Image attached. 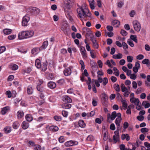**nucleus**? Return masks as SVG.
Returning <instances> with one entry per match:
<instances>
[{"mask_svg":"<svg viewBox=\"0 0 150 150\" xmlns=\"http://www.w3.org/2000/svg\"><path fill=\"white\" fill-rule=\"evenodd\" d=\"M79 7V8L77 9V12L78 13L77 17L80 18H82L83 16H84L85 18H86L87 17H91V13L90 12L88 9L85 8V10H86V12L84 11L82 6H79L77 4Z\"/></svg>","mask_w":150,"mask_h":150,"instance_id":"obj_1","label":"nucleus"},{"mask_svg":"<svg viewBox=\"0 0 150 150\" xmlns=\"http://www.w3.org/2000/svg\"><path fill=\"white\" fill-rule=\"evenodd\" d=\"M34 34L33 31H22L19 33L18 38L19 39H23L30 38L32 37Z\"/></svg>","mask_w":150,"mask_h":150,"instance_id":"obj_2","label":"nucleus"},{"mask_svg":"<svg viewBox=\"0 0 150 150\" xmlns=\"http://www.w3.org/2000/svg\"><path fill=\"white\" fill-rule=\"evenodd\" d=\"M115 123L117 125V130H116L114 132V133L115 135L113 136V139L115 142V143H116L117 142L119 141L120 138L119 130L121 129V128H120V123Z\"/></svg>","mask_w":150,"mask_h":150,"instance_id":"obj_3","label":"nucleus"},{"mask_svg":"<svg viewBox=\"0 0 150 150\" xmlns=\"http://www.w3.org/2000/svg\"><path fill=\"white\" fill-rule=\"evenodd\" d=\"M101 102L103 105L106 106L107 105L108 99L107 95L104 93L101 95Z\"/></svg>","mask_w":150,"mask_h":150,"instance_id":"obj_4","label":"nucleus"},{"mask_svg":"<svg viewBox=\"0 0 150 150\" xmlns=\"http://www.w3.org/2000/svg\"><path fill=\"white\" fill-rule=\"evenodd\" d=\"M133 25L134 29L137 32H139L140 30L141 26L137 20L133 21Z\"/></svg>","mask_w":150,"mask_h":150,"instance_id":"obj_5","label":"nucleus"},{"mask_svg":"<svg viewBox=\"0 0 150 150\" xmlns=\"http://www.w3.org/2000/svg\"><path fill=\"white\" fill-rule=\"evenodd\" d=\"M30 18L29 16L28 15H26L23 18L22 21V24L23 26H27L28 22L29 21Z\"/></svg>","mask_w":150,"mask_h":150,"instance_id":"obj_6","label":"nucleus"},{"mask_svg":"<svg viewBox=\"0 0 150 150\" xmlns=\"http://www.w3.org/2000/svg\"><path fill=\"white\" fill-rule=\"evenodd\" d=\"M29 9L30 13L32 15H36L39 14L40 12V9L35 7H31Z\"/></svg>","mask_w":150,"mask_h":150,"instance_id":"obj_7","label":"nucleus"},{"mask_svg":"<svg viewBox=\"0 0 150 150\" xmlns=\"http://www.w3.org/2000/svg\"><path fill=\"white\" fill-rule=\"evenodd\" d=\"M117 116V115L116 111H114L112 112L111 115L110 113H108L107 115V120L110 123L111 122L109 120L110 119L112 120H114Z\"/></svg>","mask_w":150,"mask_h":150,"instance_id":"obj_8","label":"nucleus"},{"mask_svg":"<svg viewBox=\"0 0 150 150\" xmlns=\"http://www.w3.org/2000/svg\"><path fill=\"white\" fill-rule=\"evenodd\" d=\"M72 68V66H70L67 68H66L64 71V75L66 76H69L71 73V69Z\"/></svg>","mask_w":150,"mask_h":150,"instance_id":"obj_9","label":"nucleus"},{"mask_svg":"<svg viewBox=\"0 0 150 150\" xmlns=\"http://www.w3.org/2000/svg\"><path fill=\"white\" fill-rule=\"evenodd\" d=\"M78 144V142L76 141L71 140L66 142L64 144V145L66 146H69L74 145H76Z\"/></svg>","mask_w":150,"mask_h":150,"instance_id":"obj_10","label":"nucleus"},{"mask_svg":"<svg viewBox=\"0 0 150 150\" xmlns=\"http://www.w3.org/2000/svg\"><path fill=\"white\" fill-rule=\"evenodd\" d=\"M140 65L138 61L135 63V66L133 68V71L135 73L138 71V70L140 67Z\"/></svg>","mask_w":150,"mask_h":150,"instance_id":"obj_11","label":"nucleus"},{"mask_svg":"<svg viewBox=\"0 0 150 150\" xmlns=\"http://www.w3.org/2000/svg\"><path fill=\"white\" fill-rule=\"evenodd\" d=\"M40 51H41V50L40 49V47H35L32 50L31 53L33 54L36 55Z\"/></svg>","mask_w":150,"mask_h":150,"instance_id":"obj_12","label":"nucleus"},{"mask_svg":"<svg viewBox=\"0 0 150 150\" xmlns=\"http://www.w3.org/2000/svg\"><path fill=\"white\" fill-rule=\"evenodd\" d=\"M62 100L64 102L69 103H71L72 101L71 99L68 96H63Z\"/></svg>","mask_w":150,"mask_h":150,"instance_id":"obj_13","label":"nucleus"},{"mask_svg":"<svg viewBox=\"0 0 150 150\" xmlns=\"http://www.w3.org/2000/svg\"><path fill=\"white\" fill-rule=\"evenodd\" d=\"M47 86L49 88L51 89H54L56 87V85L55 82L53 81H50L48 83Z\"/></svg>","mask_w":150,"mask_h":150,"instance_id":"obj_14","label":"nucleus"},{"mask_svg":"<svg viewBox=\"0 0 150 150\" xmlns=\"http://www.w3.org/2000/svg\"><path fill=\"white\" fill-rule=\"evenodd\" d=\"M6 93L8 95V97L9 98L12 96L15 97L16 95V93L15 91H13L12 93H11L10 91H8L6 92Z\"/></svg>","mask_w":150,"mask_h":150,"instance_id":"obj_15","label":"nucleus"},{"mask_svg":"<svg viewBox=\"0 0 150 150\" xmlns=\"http://www.w3.org/2000/svg\"><path fill=\"white\" fill-rule=\"evenodd\" d=\"M67 24L66 23H65L61 27L62 30L65 34H67Z\"/></svg>","mask_w":150,"mask_h":150,"instance_id":"obj_16","label":"nucleus"},{"mask_svg":"<svg viewBox=\"0 0 150 150\" xmlns=\"http://www.w3.org/2000/svg\"><path fill=\"white\" fill-rule=\"evenodd\" d=\"M71 106V105L69 103H65L62 105V107L65 109H69L70 108Z\"/></svg>","mask_w":150,"mask_h":150,"instance_id":"obj_17","label":"nucleus"},{"mask_svg":"<svg viewBox=\"0 0 150 150\" xmlns=\"http://www.w3.org/2000/svg\"><path fill=\"white\" fill-rule=\"evenodd\" d=\"M29 125L28 122L26 121H23L22 124V128L23 129H26L29 127Z\"/></svg>","mask_w":150,"mask_h":150,"instance_id":"obj_18","label":"nucleus"},{"mask_svg":"<svg viewBox=\"0 0 150 150\" xmlns=\"http://www.w3.org/2000/svg\"><path fill=\"white\" fill-rule=\"evenodd\" d=\"M48 44V42L47 41H44L42 44V46L40 47V49L42 50L45 49L47 46Z\"/></svg>","mask_w":150,"mask_h":150,"instance_id":"obj_19","label":"nucleus"},{"mask_svg":"<svg viewBox=\"0 0 150 150\" xmlns=\"http://www.w3.org/2000/svg\"><path fill=\"white\" fill-rule=\"evenodd\" d=\"M49 129L50 131H51L54 132H55L58 130V128L57 126H51L49 127Z\"/></svg>","mask_w":150,"mask_h":150,"instance_id":"obj_20","label":"nucleus"},{"mask_svg":"<svg viewBox=\"0 0 150 150\" xmlns=\"http://www.w3.org/2000/svg\"><path fill=\"white\" fill-rule=\"evenodd\" d=\"M35 65L36 67L39 69L41 67V64L40 63V60L38 59H37L35 62Z\"/></svg>","mask_w":150,"mask_h":150,"instance_id":"obj_21","label":"nucleus"},{"mask_svg":"<svg viewBox=\"0 0 150 150\" xmlns=\"http://www.w3.org/2000/svg\"><path fill=\"white\" fill-rule=\"evenodd\" d=\"M67 0V5L68 6H69V7H68V8L69 9L70 8V7L74 3V0Z\"/></svg>","mask_w":150,"mask_h":150,"instance_id":"obj_22","label":"nucleus"},{"mask_svg":"<svg viewBox=\"0 0 150 150\" xmlns=\"http://www.w3.org/2000/svg\"><path fill=\"white\" fill-rule=\"evenodd\" d=\"M38 91L40 92H42L44 91L43 87L40 84H38L37 86Z\"/></svg>","mask_w":150,"mask_h":150,"instance_id":"obj_23","label":"nucleus"},{"mask_svg":"<svg viewBox=\"0 0 150 150\" xmlns=\"http://www.w3.org/2000/svg\"><path fill=\"white\" fill-rule=\"evenodd\" d=\"M9 109V107L6 106L1 111V112L3 115H4L7 112L8 110Z\"/></svg>","mask_w":150,"mask_h":150,"instance_id":"obj_24","label":"nucleus"},{"mask_svg":"<svg viewBox=\"0 0 150 150\" xmlns=\"http://www.w3.org/2000/svg\"><path fill=\"white\" fill-rule=\"evenodd\" d=\"M17 115L18 118H21L23 116L24 113L23 111L19 110L17 112Z\"/></svg>","mask_w":150,"mask_h":150,"instance_id":"obj_25","label":"nucleus"},{"mask_svg":"<svg viewBox=\"0 0 150 150\" xmlns=\"http://www.w3.org/2000/svg\"><path fill=\"white\" fill-rule=\"evenodd\" d=\"M112 24L113 25H117L116 26L118 27L120 25V22L119 21L117 20H115L113 21L112 22Z\"/></svg>","mask_w":150,"mask_h":150,"instance_id":"obj_26","label":"nucleus"},{"mask_svg":"<svg viewBox=\"0 0 150 150\" xmlns=\"http://www.w3.org/2000/svg\"><path fill=\"white\" fill-rule=\"evenodd\" d=\"M79 126L81 128H84L85 127L86 124L82 120H80L79 122Z\"/></svg>","mask_w":150,"mask_h":150,"instance_id":"obj_27","label":"nucleus"},{"mask_svg":"<svg viewBox=\"0 0 150 150\" xmlns=\"http://www.w3.org/2000/svg\"><path fill=\"white\" fill-rule=\"evenodd\" d=\"M25 118L27 121L28 122H31L33 120V117L30 114H27L25 116Z\"/></svg>","mask_w":150,"mask_h":150,"instance_id":"obj_28","label":"nucleus"},{"mask_svg":"<svg viewBox=\"0 0 150 150\" xmlns=\"http://www.w3.org/2000/svg\"><path fill=\"white\" fill-rule=\"evenodd\" d=\"M47 62L45 61L44 62H43V64H42V70L43 71H45L47 69Z\"/></svg>","mask_w":150,"mask_h":150,"instance_id":"obj_29","label":"nucleus"},{"mask_svg":"<svg viewBox=\"0 0 150 150\" xmlns=\"http://www.w3.org/2000/svg\"><path fill=\"white\" fill-rule=\"evenodd\" d=\"M3 32L5 34L8 35L12 33V30L9 29H6L3 30Z\"/></svg>","mask_w":150,"mask_h":150,"instance_id":"obj_30","label":"nucleus"},{"mask_svg":"<svg viewBox=\"0 0 150 150\" xmlns=\"http://www.w3.org/2000/svg\"><path fill=\"white\" fill-rule=\"evenodd\" d=\"M27 92L28 94H31L33 93V89L31 86H28L27 88Z\"/></svg>","mask_w":150,"mask_h":150,"instance_id":"obj_31","label":"nucleus"},{"mask_svg":"<svg viewBox=\"0 0 150 150\" xmlns=\"http://www.w3.org/2000/svg\"><path fill=\"white\" fill-rule=\"evenodd\" d=\"M11 69L13 70H17L18 68V66L17 65L15 64H12L11 65Z\"/></svg>","mask_w":150,"mask_h":150,"instance_id":"obj_32","label":"nucleus"},{"mask_svg":"<svg viewBox=\"0 0 150 150\" xmlns=\"http://www.w3.org/2000/svg\"><path fill=\"white\" fill-rule=\"evenodd\" d=\"M120 87L122 91L123 92H124L125 91H127L128 90L127 88L126 87H125L124 84L123 83H122L121 84Z\"/></svg>","mask_w":150,"mask_h":150,"instance_id":"obj_33","label":"nucleus"},{"mask_svg":"<svg viewBox=\"0 0 150 150\" xmlns=\"http://www.w3.org/2000/svg\"><path fill=\"white\" fill-rule=\"evenodd\" d=\"M113 71H114V74L116 76H118L119 75V73L118 70L116 67H114L113 69Z\"/></svg>","mask_w":150,"mask_h":150,"instance_id":"obj_34","label":"nucleus"},{"mask_svg":"<svg viewBox=\"0 0 150 150\" xmlns=\"http://www.w3.org/2000/svg\"><path fill=\"white\" fill-rule=\"evenodd\" d=\"M130 38L133 40L134 42L136 43H137V36L135 35H131L130 36Z\"/></svg>","mask_w":150,"mask_h":150,"instance_id":"obj_35","label":"nucleus"},{"mask_svg":"<svg viewBox=\"0 0 150 150\" xmlns=\"http://www.w3.org/2000/svg\"><path fill=\"white\" fill-rule=\"evenodd\" d=\"M114 87L116 91L117 92L120 91V89L119 85L115 84L114 85Z\"/></svg>","mask_w":150,"mask_h":150,"instance_id":"obj_36","label":"nucleus"},{"mask_svg":"<svg viewBox=\"0 0 150 150\" xmlns=\"http://www.w3.org/2000/svg\"><path fill=\"white\" fill-rule=\"evenodd\" d=\"M20 124L17 122H15L13 124V128L17 129L19 126Z\"/></svg>","mask_w":150,"mask_h":150,"instance_id":"obj_37","label":"nucleus"},{"mask_svg":"<svg viewBox=\"0 0 150 150\" xmlns=\"http://www.w3.org/2000/svg\"><path fill=\"white\" fill-rule=\"evenodd\" d=\"M142 63L144 64H146L147 65L149 64V60L147 59H144L142 61Z\"/></svg>","mask_w":150,"mask_h":150,"instance_id":"obj_38","label":"nucleus"},{"mask_svg":"<svg viewBox=\"0 0 150 150\" xmlns=\"http://www.w3.org/2000/svg\"><path fill=\"white\" fill-rule=\"evenodd\" d=\"M86 139L88 141H92L94 140V137L92 135H90Z\"/></svg>","mask_w":150,"mask_h":150,"instance_id":"obj_39","label":"nucleus"},{"mask_svg":"<svg viewBox=\"0 0 150 150\" xmlns=\"http://www.w3.org/2000/svg\"><path fill=\"white\" fill-rule=\"evenodd\" d=\"M127 61L128 62L130 63L132 62L133 59V58L132 56H128L127 57Z\"/></svg>","mask_w":150,"mask_h":150,"instance_id":"obj_40","label":"nucleus"},{"mask_svg":"<svg viewBox=\"0 0 150 150\" xmlns=\"http://www.w3.org/2000/svg\"><path fill=\"white\" fill-rule=\"evenodd\" d=\"M122 107L124 110H126L127 107V105L125 102V100H123L122 101Z\"/></svg>","mask_w":150,"mask_h":150,"instance_id":"obj_41","label":"nucleus"},{"mask_svg":"<svg viewBox=\"0 0 150 150\" xmlns=\"http://www.w3.org/2000/svg\"><path fill=\"white\" fill-rule=\"evenodd\" d=\"M54 118L55 120L58 121H60L62 120V117L61 116H58L57 115L54 116Z\"/></svg>","mask_w":150,"mask_h":150,"instance_id":"obj_42","label":"nucleus"},{"mask_svg":"<svg viewBox=\"0 0 150 150\" xmlns=\"http://www.w3.org/2000/svg\"><path fill=\"white\" fill-rule=\"evenodd\" d=\"M62 115L64 117H67L68 112L65 110H62Z\"/></svg>","mask_w":150,"mask_h":150,"instance_id":"obj_43","label":"nucleus"},{"mask_svg":"<svg viewBox=\"0 0 150 150\" xmlns=\"http://www.w3.org/2000/svg\"><path fill=\"white\" fill-rule=\"evenodd\" d=\"M122 46L124 49L125 50L128 48V46L127 43L125 42H123L122 43Z\"/></svg>","mask_w":150,"mask_h":150,"instance_id":"obj_44","label":"nucleus"},{"mask_svg":"<svg viewBox=\"0 0 150 150\" xmlns=\"http://www.w3.org/2000/svg\"><path fill=\"white\" fill-rule=\"evenodd\" d=\"M103 86H105L108 83V79L106 77L104 78H103Z\"/></svg>","mask_w":150,"mask_h":150,"instance_id":"obj_45","label":"nucleus"},{"mask_svg":"<svg viewBox=\"0 0 150 150\" xmlns=\"http://www.w3.org/2000/svg\"><path fill=\"white\" fill-rule=\"evenodd\" d=\"M108 132H105L103 135V139L104 141H106L108 139V137L107 136V134Z\"/></svg>","mask_w":150,"mask_h":150,"instance_id":"obj_46","label":"nucleus"},{"mask_svg":"<svg viewBox=\"0 0 150 150\" xmlns=\"http://www.w3.org/2000/svg\"><path fill=\"white\" fill-rule=\"evenodd\" d=\"M120 33L123 36H125L127 34V32L124 30L122 29L121 30Z\"/></svg>","mask_w":150,"mask_h":150,"instance_id":"obj_47","label":"nucleus"},{"mask_svg":"<svg viewBox=\"0 0 150 150\" xmlns=\"http://www.w3.org/2000/svg\"><path fill=\"white\" fill-rule=\"evenodd\" d=\"M140 103V101L138 98H135V102H133L135 105L138 106Z\"/></svg>","mask_w":150,"mask_h":150,"instance_id":"obj_48","label":"nucleus"},{"mask_svg":"<svg viewBox=\"0 0 150 150\" xmlns=\"http://www.w3.org/2000/svg\"><path fill=\"white\" fill-rule=\"evenodd\" d=\"M81 54L82 55L84 59H86L87 57V54L86 52H83L81 51Z\"/></svg>","mask_w":150,"mask_h":150,"instance_id":"obj_49","label":"nucleus"},{"mask_svg":"<svg viewBox=\"0 0 150 150\" xmlns=\"http://www.w3.org/2000/svg\"><path fill=\"white\" fill-rule=\"evenodd\" d=\"M137 119L139 121H142L144 119V117L143 116H138L137 117Z\"/></svg>","mask_w":150,"mask_h":150,"instance_id":"obj_50","label":"nucleus"},{"mask_svg":"<svg viewBox=\"0 0 150 150\" xmlns=\"http://www.w3.org/2000/svg\"><path fill=\"white\" fill-rule=\"evenodd\" d=\"M4 130L5 131L6 133H8L11 132V129L9 127H6L4 129Z\"/></svg>","mask_w":150,"mask_h":150,"instance_id":"obj_51","label":"nucleus"},{"mask_svg":"<svg viewBox=\"0 0 150 150\" xmlns=\"http://www.w3.org/2000/svg\"><path fill=\"white\" fill-rule=\"evenodd\" d=\"M57 82L59 85H62L64 83V80L63 79H61L58 80Z\"/></svg>","mask_w":150,"mask_h":150,"instance_id":"obj_52","label":"nucleus"},{"mask_svg":"<svg viewBox=\"0 0 150 150\" xmlns=\"http://www.w3.org/2000/svg\"><path fill=\"white\" fill-rule=\"evenodd\" d=\"M64 139L63 136H61L59 139V142L63 143L64 142Z\"/></svg>","mask_w":150,"mask_h":150,"instance_id":"obj_53","label":"nucleus"},{"mask_svg":"<svg viewBox=\"0 0 150 150\" xmlns=\"http://www.w3.org/2000/svg\"><path fill=\"white\" fill-rule=\"evenodd\" d=\"M140 131L142 133H144L145 132H147L149 131V129L146 128H142L141 129Z\"/></svg>","mask_w":150,"mask_h":150,"instance_id":"obj_54","label":"nucleus"},{"mask_svg":"<svg viewBox=\"0 0 150 150\" xmlns=\"http://www.w3.org/2000/svg\"><path fill=\"white\" fill-rule=\"evenodd\" d=\"M16 37V35H9L8 36V38L10 40H13Z\"/></svg>","mask_w":150,"mask_h":150,"instance_id":"obj_55","label":"nucleus"},{"mask_svg":"<svg viewBox=\"0 0 150 150\" xmlns=\"http://www.w3.org/2000/svg\"><path fill=\"white\" fill-rule=\"evenodd\" d=\"M122 69L125 72H126L127 71H128V72L129 71L130 73L131 72V70L128 69L125 66H123L122 67Z\"/></svg>","mask_w":150,"mask_h":150,"instance_id":"obj_56","label":"nucleus"},{"mask_svg":"<svg viewBox=\"0 0 150 150\" xmlns=\"http://www.w3.org/2000/svg\"><path fill=\"white\" fill-rule=\"evenodd\" d=\"M110 129L112 130H114L115 129V127L114 123L111 124L110 127Z\"/></svg>","mask_w":150,"mask_h":150,"instance_id":"obj_57","label":"nucleus"},{"mask_svg":"<svg viewBox=\"0 0 150 150\" xmlns=\"http://www.w3.org/2000/svg\"><path fill=\"white\" fill-rule=\"evenodd\" d=\"M6 49V47L4 46L0 47V54L5 51Z\"/></svg>","mask_w":150,"mask_h":150,"instance_id":"obj_58","label":"nucleus"},{"mask_svg":"<svg viewBox=\"0 0 150 150\" xmlns=\"http://www.w3.org/2000/svg\"><path fill=\"white\" fill-rule=\"evenodd\" d=\"M144 57L143 55L140 54L137 56L136 58L137 59L141 60Z\"/></svg>","mask_w":150,"mask_h":150,"instance_id":"obj_59","label":"nucleus"},{"mask_svg":"<svg viewBox=\"0 0 150 150\" xmlns=\"http://www.w3.org/2000/svg\"><path fill=\"white\" fill-rule=\"evenodd\" d=\"M130 78L132 79L135 80L136 78V75L135 74H132L130 75Z\"/></svg>","mask_w":150,"mask_h":150,"instance_id":"obj_60","label":"nucleus"},{"mask_svg":"<svg viewBox=\"0 0 150 150\" xmlns=\"http://www.w3.org/2000/svg\"><path fill=\"white\" fill-rule=\"evenodd\" d=\"M97 63L100 68H101L103 66V63L101 60H99L98 61Z\"/></svg>","mask_w":150,"mask_h":150,"instance_id":"obj_61","label":"nucleus"},{"mask_svg":"<svg viewBox=\"0 0 150 150\" xmlns=\"http://www.w3.org/2000/svg\"><path fill=\"white\" fill-rule=\"evenodd\" d=\"M91 56L93 58H95L96 57L94 55V52L93 50H92L90 52Z\"/></svg>","mask_w":150,"mask_h":150,"instance_id":"obj_62","label":"nucleus"},{"mask_svg":"<svg viewBox=\"0 0 150 150\" xmlns=\"http://www.w3.org/2000/svg\"><path fill=\"white\" fill-rule=\"evenodd\" d=\"M110 79L113 82H115L117 81V78L114 76H112L110 78Z\"/></svg>","mask_w":150,"mask_h":150,"instance_id":"obj_63","label":"nucleus"},{"mask_svg":"<svg viewBox=\"0 0 150 150\" xmlns=\"http://www.w3.org/2000/svg\"><path fill=\"white\" fill-rule=\"evenodd\" d=\"M120 150H125V146L123 144H121L120 146Z\"/></svg>","mask_w":150,"mask_h":150,"instance_id":"obj_64","label":"nucleus"}]
</instances>
